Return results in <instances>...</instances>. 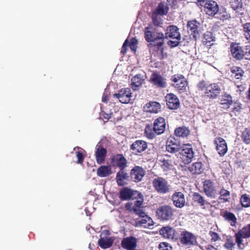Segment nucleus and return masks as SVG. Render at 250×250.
<instances>
[{"label":"nucleus","mask_w":250,"mask_h":250,"mask_svg":"<svg viewBox=\"0 0 250 250\" xmlns=\"http://www.w3.org/2000/svg\"><path fill=\"white\" fill-rule=\"evenodd\" d=\"M188 169L193 174H200L204 170L203 165L200 162H195L189 166Z\"/></svg>","instance_id":"nucleus-35"},{"label":"nucleus","mask_w":250,"mask_h":250,"mask_svg":"<svg viewBox=\"0 0 250 250\" xmlns=\"http://www.w3.org/2000/svg\"><path fill=\"white\" fill-rule=\"evenodd\" d=\"M152 21L153 23L155 25L158 26L160 24V21L157 18L156 16H154L153 15H152Z\"/></svg>","instance_id":"nucleus-58"},{"label":"nucleus","mask_w":250,"mask_h":250,"mask_svg":"<svg viewBox=\"0 0 250 250\" xmlns=\"http://www.w3.org/2000/svg\"><path fill=\"white\" fill-rule=\"evenodd\" d=\"M166 104L167 107L172 110L177 109L180 105V102L177 96L173 93H170L165 97Z\"/></svg>","instance_id":"nucleus-21"},{"label":"nucleus","mask_w":250,"mask_h":250,"mask_svg":"<svg viewBox=\"0 0 250 250\" xmlns=\"http://www.w3.org/2000/svg\"><path fill=\"white\" fill-rule=\"evenodd\" d=\"M128 178V174L125 172L124 169H120L117 173L116 181L119 186H124L125 183L124 180L127 179Z\"/></svg>","instance_id":"nucleus-40"},{"label":"nucleus","mask_w":250,"mask_h":250,"mask_svg":"<svg viewBox=\"0 0 250 250\" xmlns=\"http://www.w3.org/2000/svg\"><path fill=\"white\" fill-rule=\"evenodd\" d=\"M241 137L244 144L250 145V128H246L242 132Z\"/></svg>","instance_id":"nucleus-44"},{"label":"nucleus","mask_w":250,"mask_h":250,"mask_svg":"<svg viewBox=\"0 0 250 250\" xmlns=\"http://www.w3.org/2000/svg\"><path fill=\"white\" fill-rule=\"evenodd\" d=\"M76 156L77 158V164H82L84 160V155L82 151L79 150L76 152Z\"/></svg>","instance_id":"nucleus-53"},{"label":"nucleus","mask_w":250,"mask_h":250,"mask_svg":"<svg viewBox=\"0 0 250 250\" xmlns=\"http://www.w3.org/2000/svg\"><path fill=\"white\" fill-rule=\"evenodd\" d=\"M175 135L179 137L185 138L190 134V130L186 126H182L178 127L175 129Z\"/></svg>","instance_id":"nucleus-39"},{"label":"nucleus","mask_w":250,"mask_h":250,"mask_svg":"<svg viewBox=\"0 0 250 250\" xmlns=\"http://www.w3.org/2000/svg\"><path fill=\"white\" fill-rule=\"evenodd\" d=\"M138 44V41L135 38H132L130 40V42L128 43L130 49L134 52H135L137 49Z\"/></svg>","instance_id":"nucleus-51"},{"label":"nucleus","mask_w":250,"mask_h":250,"mask_svg":"<svg viewBox=\"0 0 250 250\" xmlns=\"http://www.w3.org/2000/svg\"><path fill=\"white\" fill-rule=\"evenodd\" d=\"M219 199L222 203H224L229 201L230 198V192L229 191L225 189L224 188H222L219 191Z\"/></svg>","instance_id":"nucleus-42"},{"label":"nucleus","mask_w":250,"mask_h":250,"mask_svg":"<svg viewBox=\"0 0 250 250\" xmlns=\"http://www.w3.org/2000/svg\"><path fill=\"white\" fill-rule=\"evenodd\" d=\"M111 163L113 167L124 169L127 167V161L123 154H117L112 157Z\"/></svg>","instance_id":"nucleus-19"},{"label":"nucleus","mask_w":250,"mask_h":250,"mask_svg":"<svg viewBox=\"0 0 250 250\" xmlns=\"http://www.w3.org/2000/svg\"><path fill=\"white\" fill-rule=\"evenodd\" d=\"M171 80L174 83L172 86L177 88L179 93H183L187 91L188 82L184 75L175 74L171 76Z\"/></svg>","instance_id":"nucleus-8"},{"label":"nucleus","mask_w":250,"mask_h":250,"mask_svg":"<svg viewBox=\"0 0 250 250\" xmlns=\"http://www.w3.org/2000/svg\"><path fill=\"white\" fill-rule=\"evenodd\" d=\"M242 109V104L239 103H234V107L232 109V112H234L235 114L236 112H240Z\"/></svg>","instance_id":"nucleus-54"},{"label":"nucleus","mask_w":250,"mask_h":250,"mask_svg":"<svg viewBox=\"0 0 250 250\" xmlns=\"http://www.w3.org/2000/svg\"><path fill=\"white\" fill-rule=\"evenodd\" d=\"M106 154V149L102 146H99L96 148L95 155L97 163L98 164L100 165L104 162Z\"/></svg>","instance_id":"nucleus-31"},{"label":"nucleus","mask_w":250,"mask_h":250,"mask_svg":"<svg viewBox=\"0 0 250 250\" xmlns=\"http://www.w3.org/2000/svg\"><path fill=\"white\" fill-rule=\"evenodd\" d=\"M159 250H172L171 245L167 242H161L158 245Z\"/></svg>","instance_id":"nucleus-52"},{"label":"nucleus","mask_w":250,"mask_h":250,"mask_svg":"<svg viewBox=\"0 0 250 250\" xmlns=\"http://www.w3.org/2000/svg\"><path fill=\"white\" fill-rule=\"evenodd\" d=\"M181 243L190 248L198 244L196 236L192 233L187 230L181 231L179 237Z\"/></svg>","instance_id":"nucleus-9"},{"label":"nucleus","mask_w":250,"mask_h":250,"mask_svg":"<svg viewBox=\"0 0 250 250\" xmlns=\"http://www.w3.org/2000/svg\"><path fill=\"white\" fill-rule=\"evenodd\" d=\"M180 153L181 155V159L185 165L189 164L194 156L192 146L189 144H183L181 147Z\"/></svg>","instance_id":"nucleus-10"},{"label":"nucleus","mask_w":250,"mask_h":250,"mask_svg":"<svg viewBox=\"0 0 250 250\" xmlns=\"http://www.w3.org/2000/svg\"><path fill=\"white\" fill-rule=\"evenodd\" d=\"M145 38L148 42H150L149 45L150 47H154L160 50L162 58H164V48L163 47L165 40L164 34L157 32L155 28L149 25L145 29Z\"/></svg>","instance_id":"nucleus-1"},{"label":"nucleus","mask_w":250,"mask_h":250,"mask_svg":"<svg viewBox=\"0 0 250 250\" xmlns=\"http://www.w3.org/2000/svg\"><path fill=\"white\" fill-rule=\"evenodd\" d=\"M102 116L103 118V119H104L106 120H108L109 119V118H110V115H109L108 114L105 113H102Z\"/></svg>","instance_id":"nucleus-60"},{"label":"nucleus","mask_w":250,"mask_h":250,"mask_svg":"<svg viewBox=\"0 0 250 250\" xmlns=\"http://www.w3.org/2000/svg\"><path fill=\"white\" fill-rule=\"evenodd\" d=\"M166 127V120L162 117L156 118L153 125H147L145 128V133L146 137L149 139L155 138L156 135L163 134Z\"/></svg>","instance_id":"nucleus-3"},{"label":"nucleus","mask_w":250,"mask_h":250,"mask_svg":"<svg viewBox=\"0 0 250 250\" xmlns=\"http://www.w3.org/2000/svg\"><path fill=\"white\" fill-rule=\"evenodd\" d=\"M112 173L110 165L101 166L97 170V174L100 177H105Z\"/></svg>","instance_id":"nucleus-33"},{"label":"nucleus","mask_w":250,"mask_h":250,"mask_svg":"<svg viewBox=\"0 0 250 250\" xmlns=\"http://www.w3.org/2000/svg\"><path fill=\"white\" fill-rule=\"evenodd\" d=\"M230 77L236 80H241L244 74L243 69L237 66H232L230 68Z\"/></svg>","instance_id":"nucleus-32"},{"label":"nucleus","mask_w":250,"mask_h":250,"mask_svg":"<svg viewBox=\"0 0 250 250\" xmlns=\"http://www.w3.org/2000/svg\"><path fill=\"white\" fill-rule=\"evenodd\" d=\"M173 205L177 208H183L186 203L185 196L181 191H175L171 196Z\"/></svg>","instance_id":"nucleus-23"},{"label":"nucleus","mask_w":250,"mask_h":250,"mask_svg":"<svg viewBox=\"0 0 250 250\" xmlns=\"http://www.w3.org/2000/svg\"><path fill=\"white\" fill-rule=\"evenodd\" d=\"M214 144L220 156H224L228 151V146L226 141L222 138L218 137L215 139Z\"/></svg>","instance_id":"nucleus-27"},{"label":"nucleus","mask_w":250,"mask_h":250,"mask_svg":"<svg viewBox=\"0 0 250 250\" xmlns=\"http://www.w3.org/2000/svg\"><path fill=\"white\" fill-rule=\"evenodd\" d=\"M146 111L151 113H157L161 110V105L157 102H150L146 104Z\"/></svg>","instance_id":"nucleus-38"},{"label":"nucleus","mask_w":250,"mask_h":250,"mask_svg":"<svg viewBox=\"0 0 250 250\" xmlns=\"http://www.w3.org/2000/svg\"><path fill=\"white\" fill-rule=\"evenodd\" d=\"M208 234L210 237V241L211 242H215L221 239L219 235L216 232L210 230Z\"/></svg>","instance_id":"nucleus-50"},{"label":"nucleus","mask_w":250,"mask_h":250,"mask_svg":"<svg viewBox=\"0 0 250 250\" xmlns=\"http://www.w3.org/2000/svg\"><path fill=\"white\" fill-rule=\"evenodd\" d=\"M144 79L141 74H138L133 77L131 79V86L132 88L135 90L137 87L140 86L142 83Z\"/></svg>","instance_id":"nucleus-41"},{"label":"nucleus","mask_w":250,"mask_h":250,"mask_svg":"<svg viewBox=\"0 0 250 250\" xmlns=\"http://www.w3.org/2000/svg\"><path fill=\"white\" fill-rule=\"evenodd\" d=\"M152 185L158 193L165 194L169 191V185L167 181L163 177H158L154 179Z\"/></svg>","instance_id":"nucleus-11"},{"label":"nucleus","mask_w":250,"mask_h":250,"mask_svg":"<svg viewBox=\"0 0 250 250\" xmlns=\"http://www.w3.org/2000/svg\"><path fill=\"white\" fill-rule=\"evenodd\" d=\"M102 102L104 103H107L108 101V97L107 95L105 94H104L103 97H102Z\"/></svg>","instance_id":"nucleus-59"},{"label":"nucleus","mask_w":250,"mask_h":250,"mask_svg":"<svg viewBox=\"0 0 250 250\" xmlns=\"http://www.w3.org/2000/svg\"><path fill=\"white\" fill-rule=\"evenodd\" d=\"M164 36L167 39L171 38L174 40V41L170 40L167 42L168 45L171 47H175L179 45L181 37L179 29L176 26H168L167 28Z\"/></svg>","instance_id":"nucleus-5"},{"label":"nucleus","mask_w":250,"mask_h":250,"mask_svg":"<svg viewBox=\"0 0 250 250\" xmlns=\"http://www.w3.org/2000/svg\"><path fill=\"white\" fill-rule=\"evenodd\" d=\"M145 170L141 167L136 166L131 170L130 175L131 180L136 183L140 182L144 177Z\"/></svg>","instance_id":"nucleus-25"},{"label":"nucleus","mask_w":250,"mask_h":250,"mask_svg":"<svg viewBox=\"0 0 250 250\" xmlns=\"http://www.w3.org/2000/svg\"><path fill=\"white\" fill-rule=\"evenodd\" d=\"M142 194L138 191L133 190L130 188L125 187L121 189L119 193V198L122 201L134 200L140 197Z\"/></svg>","instance_id":"nucleus-14"},{"label":"nucleus","mask_w":250,"mask_h":250,"mask_svg":"<svg viewBox=\"0 0 250 250\" xmlns=\"http://www.w3.org/2000/svg\"><path fill=\"white\" fill-rule=\"evenodd\" d=\"M244 35L246 39L250 42V22H246L242 25Z\"/></svg>","instance_id":"nucleus-49"},{"label":"nucleus","mask_w":250,"mask_h":250,"mask_svg":"<svg viewBox=\"0 0 250 250\" xmlns=\"http://www.w3.org/2000/svg\"><path fill=\"white\" fill-rule=\"evenodd\" d=\"M214 41L215 37L213 36L212 32L207 31L204 34L203 42L206 45H210L208 44V43H210Z\"/></svg>","instance_id":"nucleus-45"},{"label":"nucleus","mask_w":250,"mask_h":250,"mask_svg":"<svg viewBox=\"0 0 250 250\" xmlns=\"http://www.w3.org/2000/svg\"><path fill=\"white\" fill-rule=\"evenodd\" d=\"M180 144L179 141L174 138H169L166 143V150L171 153H175L178 152L181 148Z\"/></svg>","instance_id":"nucleus-28"},{"label":"nucleus","mask_w":250,"mask_h":250,"mask_svg":"<svg viewBox=\"0 0 250 250\" xmlns=\"http://www.w3.org/2000/svg\"><path fill=\"white\" fill-rule=\"evenodd\" d=\"M236 243L239 249H244L243 244V239L250 237V224L244 226L242 229L239 230L235 234Z\"/></svg>","instance_id":"nucleus-12"},{"label":"nucleus","mask_w":250,"mask_h":250,"mask_svg":"<svg viewBox=\"0 0 250 250\" xmlns=\"http://www.w3.org/2000/svg\"><path fill=\"white\" fill-rule=\"evenodd\" d=\"M203 189L206 195L209 198H215L217 189L215 183L211 180H206L203 182Z\"/></svg>","instance_id":"nucleus-15"},{"label":"nucleus","mask_w":250,"mask_h":250,"mask_svg":"<svg viewBox=\"0 0 250 250\" xmlns=\"http://www.w3.org/2000/svg\"><path fill=\"white\" fill-rule=\"evenodd\" d=\"M159 232L164 238L173 239L175 236L176 230L173 228L167 226L162 227L160 229Z\"/></svg>","instance_id":"nucleus-30"},{"label":"nucleus","mask_w":250,"mask_h":250,"mask_svg":"<svg viewBox=\"0 0 250 250\" xmlns=\"http://www.w3.org/2000/svg\"><path fill=\"white\" fill-rule=\"evenodd\" d=\"M203 6L206 14L209 16L214 17L218 12L219 5L214 0L207 1L204 3Z\"/></svg>","instance_id":"nucleus-22"},{"label":"nucleus","mask_w":250,"mask_h":250,"mask_svg":"<svg viewBox=\"0 0 250 250\" xmlns=\"http://www.w3.org/2000/svg\"><path fill=\"white\" fill-rule=\"evenodd\" d=\"M217 14L218 15L217 18L221 21L228 20L231 17L230 14L223 7H221L220 8H219Z\"/></svg>","instance_id":"nucleus-43"},{"label":"nucleus","mask_w":250,"mask_h":250,"mask_svg":"<svg viewBox=\"0 0 250 250\" xmlns=\"http://www.w3.org/2000/svg\"><path fill=\"white\" fill-rule=\"evenodd\" d=\"M247 98L250 101V87H249V90H248V93L247 95Z\"/></svg>","instance_id":"nucleus-61"},{"label":"nucleus","mask_w":250,"mask_h":250,"mask_svg":"<svg viewBox=\"0 0 250 250\" xmlns=\"http://www.w3.org/2000/svg\"><path fill=\"white\" fill-rule=\"evenodd\" d=\"M109 231L104 230L100 234V238L98 241V245L102 249L109 248L112 246L113 240L109 237Z\"/></svg>","instance_id":"nucleus-16"},{"label":"nucleus","mask_w":250,"mask_h":250,"mask_svg":"<svg viewBox=\"0 0 250 250\" xmlns=\"http://www.w3.org/2000/svg\"><path fill=\"white\" fill-rule=\"evenodd\" d=\"M187 31L192 36L195 41L199 38L201 33L200 23L196 20L188 21Z\"/></svg>","instance_id":"nucleus-13"},{"label":"nucleus","mask_w":250,"mask_h":250,"mask_svg":"<svg viewBox=\"0 0 250 250\" xmlns=\"http://www.w3.org/2000/svg\"><path fill=\"white\" fill-rule=\"evenodd\" d=\"M199 91H202V96L209 100L216 99L221 94L222 90L219 83H208L204 80L197 84Z\"/></svg>","instance_id":"nucleus-2"},{"label":"nucleus","mask_w":250,"mask_h":250,"mask_svg":"<svg viewBox=\"0 0 250 250\" xmlns=\"http://www.w3.org/2000/svg\"><path fill=\"white\" fill-rule=\"evenodd\" d=\"M229 4L231 9L238 15H244L246 9L243 0H230Z\"/></svg>","instance_id":"nucleus-24"},{"label":"nucleus","mask_w":250,"mask_h":250,"mask_svg":"<svg viewBox=\"0 0 250 250\" xmlns=\"http://www.w3.org/2000/svg\"><path fill=\"white\" fill-rule=\"evenodd\" d=\"M230 51L232 57L236 60L240 61L244 59V50L239 43L232 42L230 46Z\"/></svg>","instance_id":"nucleus-20"},{"label":"nucleus","mask_w":250,"mask_h":250,"mask_svg":"<svg viewBox=\"0 0 250 250\" xmlns=\"http://www.w3.org/2000/svg\"><path fill=\"white\" fill-rule=\"evenodd\" d=\"M156 12L160 15H163L166 14L165 11L164 5L161 2L159 4L156 9Z\"/></svg>","instance_id":"nucleus-55"},{"label":"nucleus","mask_w":250,"mask_h":250,"mask_svg":"<svg viewBox=\"0 0 250 250\" xmlns=\"http://www.w3.org/2000/svg\"><path fill=\"white\" fill-rule=\"evenodd\" d=\"M192 200L198 205L203 207L205 205L209 206L210 203L206 201L203 196L198 192H194L192 194Z\"/></svg>","instance_id":"nucleus-37"},{"label":"nucleus","mask_w":250,"mask_h":250,"mask_svg":"<svg viewBox=\"0 0 250 250\" xmlns=\"http://www.w3.org/2000/svg\"><path fill=\"white\" fill-rule=\"evenodd\" d=\"M131 96V90L128 88H122L118 93L113 95V97L118 99L120 102L125 104L129 103Z\"/></svg>","instance_id":"nucleus-17"},{"label":"nucleus","mask_w":250,"mask_h":250,"mask_svg":"<svg viewBox=\"0 0 250 250\" xmlns=\"http://www.w3.org/2000/svg\"><path fill=\"white\" fill-rule=\"evenodd\" d=\"M240 202L242 207L248 208L250 207V195L246 193L241 195Z\"/></svg>","instance_id":"nucleus-48"},{"label":"nucleus","mask_w":250,"mask_h":250,"mask_svg":"<svg viewBox=\"0 0 250 250\" xmlns=\"http://www.w3.org/2000/svg\"><path fill=\"white\" fill-rule=\"evenodd\" d=\"M161 167L164 171H167L170 169L172 166L171 162L169 160H166L165 159H160L159 160Z\"/></svg>","instance_id":"nucleus-47"},{"label":"nucleus","mask_w":250,"mask_h":250,"mask_svg":"<svg viewBox=\"0 0 250 250\" xmlns=\"http://www.w3.org/2000/svg\"><path fill=\"white\" fill-rule=\"evenodd\" d=\"M244 54V59L250 61V46L247 45L245 46Z\"/></svg>","instance_id":"nucleus-56"},{"label":"nucleus","mask_w":250,"mask_h":250,"mask_svg":"<svg viewBox=\"0 0 250 250\" xmlns=\"http://www.w3.org/2000/svg\"><path fill=\"white\" fill-rule=\"evenodd\" d=\"M232 103V98L230 95L225 93L222 96L220 104L222 105L223 108L228 109L229 108Z\"/></svg>","instance_id":"nucleus-36"},{"label":"nucleus","mask_w":250,"mask_h":250,"mask_svg":"<svg viewBox=\"0 0 250 250\" xmlns=\"http://www.w3.org/2000/svg\"><path fill=\"white\" fill-rule=\"evenodd\" d=\"M148 81L152 86L157 88L164 89L167 86V79L159 71H153Z\"/></svg>","instance_id":"nucleus-7"},{"label":"nucleus","mask_w":250,"mask_h":250,"mask_svg":"<svg viewBox=\"0 0 250 250\" xmlns=\"http://www.w3.org/2000/svg\"><path fill=\"white\" fill-rule=\"evenodd\" d=\"M129 42L128 39H126L124 42L123 46L122 47L121 53L123 55H125L127 51V46L128 45Z\"/></svg>","instance_id":"nucleus-57"},{"label":"nucleus","mask_w":250,"mask_h":250,"mask_svg":"<svg viewBox=\"0 0 250 250\" xmlns=\"http://www.w3.org/2000/svg\"><path fill=\"white\" fill-rule=\"evenodd\" d=\"M175 209L171 206L164 205L160 206L156 210V216L159 220L163 222L174 219Z\"/></svg>","instance_id":"nucleus-4"},{"label":"nucleus","mask_w":250,"mask_h":250,"mask_svg":"<svg viewBox=\"0 0 250 250\" xmlns=\"http://www.w3.org/2000/svg\"><path fill=\"white\" fill-rule=\"evenodd\" d=\"M235 242L234 241V239L232 236L228 235L226 236V239L224 244V247L227 250H232L235 246Z\"/></svg>","instance_id":"nucleus-46"},{"label":"nucleus","mask_w":250,"mask_h":250,"mask_svg":"<svg viewBox=\"0 0 250 250\" xmlns=\"http://www.w3.org/2000/svg\"><path fill=\"white\" fill-rule=\"evenodd\" d=\"M147 148V143L142 140L133 142L130 146V149L135 155H141L142 153Z\"/></svg>","instance_id":"nucleus-18"},{"label":"nucleus","mask_w":250,"mask_h":250,"mask_svg":"<svg viewBox=\"0 0 250 250\" xmlns=\"http://www.w3.org/2000/svg\"><path fill=\"white\" fill-rule=\"evenodd\" d=\"M222 216L224 219L228 222L232 227H235L237 223V218L234 213L227 210L223 211Z\"/></svg>","instance_id":"nucleus-34"},{"label":"nucleus","mask_w":250,"mask_h":250,"mask_svg":"<svg viewBox=\"0 0 250 250\" xmlns=\"http://www.w3.org/2000/svg\"><path fill=\"white\" fill-rule=\"evenodd\" d=\"M137 239L131 236L123 238L121 241V246L126 250H135L137 247Z\"/></svg>","instance_id":"nucleus-26"},{"label":"nucleus","mask_w":250,"mask_h":250,"mask_svg":"<svg viewBox=\"0 0 250 250\" xmlns=\"http://www.w3.org/2000/svg\"><path fill=\"white\" fill-rule=\"evenodd\" d=\"M134 202V206L132 203L127 202L125 205V209L129 212H133L139 216H144L145 211L143 207V196L142 195L140 197H138Z\"/></svg>","instance_id":"nucleus-6"},{"label":"nucleus","mask_w":250,"mask_h":250,"mask_svg":"<svg viewBox=\"0 0 250 250\" xmlns=\"http://www.w3.org/2000/svg\"><path fill=\"white\" fill-rule=\"evenodd\" d=\"M141 218L136 221V226L148 228L153 225L152 219L145 213L144 216H140Z\"/></svg>","instance_id":"nucleus-29"}]
</instances>
